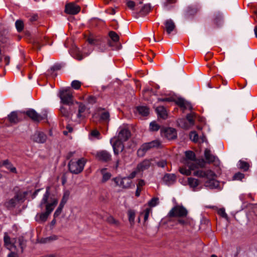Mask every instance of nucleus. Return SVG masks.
Returning a JSON list of instances; mask_svg holds the SVG:
<instances>
[{"mask_svg": "<svg viewBox=\"0 0 257 257\" xmlns=\"http://www.w3.org/2000/svg\"><path fill=\"white\" fill-rule=\"evenodd\" d=\"M183 166L180 167L181 174L189 176L192 174L198 177L202 178L204 186L210 189L216 188L219 186V182L216 180V174L211 170L198 169L199 166L203 167L204 163L199 164L196 160L194 153L191 151L185 152V157L182 160Z\"/></svg>", "mask_w": 257, "mask_h": 257, "instance_id": "1", "label": "nucleus"}, {"mask_svg": "<svg viewBox=\"0 0 257 257\" xmlns=\"http://www.w3.org/2000/svg\"><path fill=\"white\" fill-rule=\"evenodd\" d=\"M50 195V187L47 186L45 194L43 195L42 199L39 204V207L43 208V206L45 205L46 211L40 213H38L35 217V220L39 223H44L48 219L49 215L53 211L55 206L58 204V200L56 198H51L49 200Z\"/></svg>", "mask_w": 257, "mask_h": 257, "instance_id": "2", "label": "nucleus"}, {"mask_svg": "<svg viewBox=\"0 0 257 257\" xmlns=\"http://www.w3.org/2000/svg\"><path fill=\"white\" fill-rule=\"evenodd\" d=\"M86 160L82 158L78 160H71L68 164L69 170L71 173L78 174L81 173L84 167Z\"/></svg>", "mask_w": 257, "mask_h": 257, "instance_id": "3", "label": "nucleus"}, {"mask_svg": "<svg viewBox=\"0 0 257 257\" xmlns=\"http://www.w3.org/2000/svg\"><path fill=\"white\" fill-rule=\"evenodd\" d=\"M59 96L63 104L69 105L73 103V95L69 88L60 90Z\"/></svg>", "mask_w": 257, "mask_h": 257, "instance_id": "4", "label": "nucleus"}, {"mask_svg": "<svg viewBox=\"0 0 257 257\" xmlns=\"http://www.w3.org/2000/svg\"><path fill=\"white\" fill-rule=\"evenodd\" d=\"M188 212L183 206L176 205L172 208L168 213L169 217H180L187 216Z\"/></svg>", "mask_w": 257, "mask_h": 257, "instance_id": "5", "label": "nucleus"}, {"mask_svg": "<svg viewBox=\"0 0 257 257\" xmlns=\"http://www.w3.org/2000/svg\"><path fill=\"white\" fill-rule=\"evenodd\" d=\"M23 115L26 114L28 117L36 122H39L42 119H45L47 116L46 111H44L41 114H39L33 109H30L26 112H23Z\"/></svg>", "mask_w": 257, "mask_h": 257, "instance_id": "6", "label": "nucleus"}, {"mask_svg": "<svg viewBox=\"0 0 257 257\" xmlns=\"http://www.w3.org/2000/svg\"><path fill=\"white\" fill-rule=\"evenodd\" d=\"M160 142L158 140L144 144L138 150L137 153L139 156L143 157L145 153L150 149L158 147L160 145Z\"/></svg>", "mask_w": 257, "mask_h": 257, "instance_id": "7", "label": "nucleus"}, {"mask_svg": "<svg viewBox=\"0 0 257 257\" xmlns=\"http://www.w3.org/2000/svg\"><path fill=\"white\" fill-rule=\"evenodd\" d=\"M204 157L208 163H212L215 166H219V160L216 156L211 153L210 150L207 149H205L204 151Z\"/></svg>", "mask_w": 257, "mask_h": 257, "instance_id": "8", "label": "nucleus"}, {"mask_svg": "<svg viewBox=\"0 0 257 257\" xmlns=\"http://www.w3.org/2000/svg\"><path fill=\"white\" fill-rule=\"evenodd\" d=\"M110 143L112 144L115 155H118L123 150L124 145L123 142L117 140L115 137H113L110 140Z\"/></svg>", "mask_w": 257, "mask_h": 257, "instance_id": "9", "label": "nucleus"}, {"mask_svg": "<svg viewBox=\"0 0 257 257\" xmlns=\"http://www.w3.org/2000/svg\"><path fill=\"white\" fill-rule=\"evenodd\" d=\"M81 10V8L75 3H70L66 5L65 12L70 15H76Z\"/></svg>", "mask_w": 257, "mask_h": 257, "instance_id": "10", "label": "nucleus"}, {"mask_svg": "<svg viewBox=\"0 0 257 257\" xmlns=\"http://www.w3.org/2000/svg\"><path fill=\"white\" fill-rule=\"evenodd\" d=\"M4 241L5 246L8 249L12 250L13 248L15 249L17 248L16 243L17 241L12 240L7 232H5L4 234Z\"/></svg>", "mask_w": 257, "mask_h": 257, "instance_id": "11", "label": "nucleus"}, {"mask_svg": "<svg viewBox=\"0 0 257 257\" xmlns=\"http://www.w3.org/2000/svg\"><path fill=\"white\" fill-rule=\"evenodd\" d=\"M161 135L168 140L174 139L177 137V133L175 129L172 127L162 130Z\"/></svg>", "mask_w": 257, "mask_h": 257, "instance_id": "12", "label": "nucleus"}, {"mask_svg": "<svg viewBox=\"0 0 257 257\" xmlns=\"http://www.w3.org/2000/svg\"><path fill=\"white\" fill-rule=\"evenodd\" d=\"M31 140L36 143H44L47 140V136L44 133L38 131L32 136Z\"/></svg>", "mask_w": 257, "mask_h": 257, "instance_id": "13", "label": "nucleus"}, {"mask_svg": "<svg viewBox=\"0 0 257 257\" xmlns=\"http://www.w3.org/2000/svg\"><path fill=\"white\" fill-rule=\"evenodd\" d=\"M23 116V112L13 111L8 115V119L11 123L15 124L21 120Z\"/></svg>", "mask_w": 257, "mask_h": 257, "instance_id": "14", "label": "nucleus"}, {"mask_svg": "<svg viewBox=\"0 0 257 257\" xmlns=\"http://www.w3.org/2000/svg\"><path fill=\"white\" fill-rule=\"evenodd\" d=\"M131 136L130 132L126 128H121L116 139L122 142L126 141Z\"/></svg>", "mask_w": 257, "mask_h": 257, "instance_id": "15", "label": "nucleus"}, {"mask_svg": "<svg viewBox=\"0 0 257 257\" xmlns=\"http://www.w3.org/2000/svg\"><path fill=\"white\" fill-rule=\"evenodd\" d=\"M175 102L183 110H191L192 108L191 104L183 98H178L175 100Z\"/></svg>", "mask_w": 257, "mask_h": 257, "instance_id": "16", "label": "nucleus"}, {"mask_svg": "<svg viewBox=\"0 0 257 257\" xmlns=\"http://www.w3.org/2000/svg\"><path fill=\"white\" fill-rule=\"evenodd\" d=\"M96 157L99 160L108 161L111 159V155L106 151H101L97 153Z\"/></svg>", "mask_w": 257, "mask_h": 257, "instance_id": "17", "label": "nucleus"}, {"mask_svg": "<svg viewBox=\"0 0 257 257\" xmlns=\"http://www.w3.org/2000/svg\"><path fill=\"white\" fill-rule=\"evenodd\" d=\"M164 25L165 29L168 34L173 32L176 28L175 23L171 19L167 20L164 22Z\"/></svg>", "mask_w": 257, "mask_h": 257, "instance_id": "18", "label": "nucleus"}, {"mask_svg": "<svg viewBox=\"0 0 257 257\" xmlns=\"http://www.w3.org/2000/svg\"><path fill=\"white\" fill-rule=\"evenodd\" d=\"M98 114L99 115L101 121L108 122L109 121L110 115L108 111L103 109H100L98 111Z\"/></svg>", "mask_w": 257, "mask_h": 257, "instance_id": "19", "label": "nucleus"}, {"mask_svg": "<svg viewBox=\"0 0 257 257\" xmlns=\"http://www.w3.org/2000/svg\"><path fill=\"white\" fill-rule=\"evenodd\" d=\"M177 222L183 226H187L191 225L193 222V220L192 218L187 215L178 218Z\"/></svg>", "mask_w": 257, "mask_h": 257, "instance_id": "20", "label": "nucleus"}, {"mask_svg": "<svg viewBox=\"0 0 257 257\" xmlns=\"http://www.w3.org/2000/svg\"><path fill=\"white\" fill-rule=\"evenodd\" d=\"M151 165V162L149 160H145L139 163L137 167V171L140 172L148 169Z\"/></svg>", "mask_w": 257, "mask_h": 257, "instance_id": "21", "label": "nucleus"}, {"mask_svg": "<svg viewBox=\"0 0 257 257\" xmlns=\"http://www.w3.org/2000/svg\"><path fill=\"white\" fill-rule=\"evenodd\" d=\"M71 55L74 58L78 60H81L83 58L79 49L76 46L72 48Z\"/></svg>", "mask_w": 257, "mask_h": 257, "instance_id": "22", "label": "nucleus"}, {"mask_svg": "<svg viewBox=\"0 0 257 257\" xmlns=\"http://www.w3.org/2000/svg\"><path fill=\"white\" fill-rule=\"evenodd\" d=\"M15 240L17 241V248L16 249L18 250L17 247H19L21 252H23L24 247L26 246V241L23 236H20L15 239Z\"/></svg>", "mask_w": 257, "mask_h": 257, "instance_id": "23", "label": "nucleus"}, {"mask_svg": "<svg viewBox=\"0 0 257 257\" xmlns=\"http://www.w3.org/2000/svg\"><path fill=\"white\" fill-rule=\"evenodd\" d=\"M188 183L190 188L195 190V189L200 184V182L198 179L192 177H189L188 178Z\"/></svg>", "mask_w": 257, "mask_h": 257, "instance_id": "24", "label": "nucleus"}, {"mask_svg": "<svg viewBox=\"0 0 257 257\" xmlns=\"http://www.w3.org/2000/svg\"><path fill=\"white\" fill-rule=\"evenodd\" d=\"M197 9L193 7H188L184 12V17L188 18L190 16H193L197 12Z\"/></svg>", "mask_w": 257, "mask_h": 257, "instance_id": "25", "label": "nucleus"}, {"mask_svg": "<svg viewBox=\"0 0 257 257\" xmlns=\"http://www.w3.org/2000/svg\"><path fill=\"white\" fill-rule=\"evenodd\" d=\"M158 115L161 118L165 119L167 116V113L165 108L164 106H158L156 108Z\"/></svg>", "mask_w": 257, "mask_h": 257, "instance_id": "26", "label": "nucleus"}, {"mask_svg": "<svg viewBox=\"0 0 257 257\" xmlns=\"http://www.w3.org/2000/svg\"><path fill=\"white\" fill-rule=\"evenodd\" d=\"M176 180V177L173 174H166L163 177V181L167 185L172 184Z\"/></svg>", "mask_w": 257, "mask_h": 257, "instance_id": "27", "label": "nucleus"}, {"mask_svg": "<svg viewBox=\"0 0 257 257\" xmlns=\"http://www.w3.org/2000/svg\"><path fill=\"white\" fill-rule=\"evenodd\" d=\"M132 184V180L127 177L121 178V187L128 188Z\"/></svg>", "mask_w": 257, "mask_h": 257, "instance_id": "28", "label": "nucleus"}, {"mask_svg": "<svg viewBox=\"0 0 257 257\" xmlns=\"http://www.w3.org/2000/svg\"><path fill=\"white\" fill-rule=\"evenodd\" d=\"M100 172L102 175V182H105L108 180L111 177V174L107 172L106 168H103L100 170Z\"/></svg>", "mask_w": 257, "mask_h": 257, "instance_id": "29", "label": "nucleus"}, {"mask_svg": "<svg viewBox=\"0 0 257 257\" xmlns=\"http://www.w3.org/2000/svg\"><path fill=\"white\" fill-rule=\"evenodd\" d=\"M137 110L143 116H146L149 113V109L146 106H138L137 108Z\"/></svg>", "mask_w": 257, "mask_h": 257, "instance_id": "30", "label": "nucleus"}, {"mask_svg": "<svg viewBox=\"0 0 257 257\" xmlns=\"http://www.w3.org/2000/svg\"><path fill=\"white\" fill-rule=\"evenodd\" d=\"M78 104V112L77 114V117L80 119L83 116L82 113H83L86 109L85 106L82 103L76 102Z\"/></svg>", "mask_w": 257, "mask_h": 257, "instance_id": "31", "label": "nucleus"}, {"mask_svg": "<svg viewBox=\"0 0 257 257\" xmlns=\"http://www.w3.org/2000/svg\"><path fill=\"white\" fill-rule=\"evenodd\" d=\"M238 167L239 169L243 170L244 171H246L248 170L249 167V165L248 163L240 160L238 162Z\"/></svg>", "mask_w": 257, "mask_h": 257, "instance_id": "32", "label": "nucleus"}, {"mask_svg": "<svg viewBox=\"0 0 257 257\" xmlns=\"http://www.w3.org/2000/svg\"><path fill=\"white\" fill-rule=\"evenodd\" d=\"M60 111L63 116L67 118L70 116V112L69 111V108H67L65 106H61L60 109Z\"/></svg>", "mask_w": 257, "mask_h": 257, "instance_id": "33", "label": "nucleus"}, {"mask_svg": "<svg viewBox=\"0 0 257 257\" xmlns=\"http://www.w3.org/2000/svg\"><path fill=\"white\" fill-rule=\"evenodd\" d=\"M195 116V113L194 112H191L186 116V119L188 121L189 125L190 126H193L194 124V117Z\"/></svg>", "mask_w": 257, "mask_h": 257, "instance_id": "34", "label": "nucleus"}, {"mask_svg": "<svg viewBox=\"0 0 257 257\" xmlns=\"http://www.w3.org/2000/svg\"><path fill=\"white\" fill-rule=\"evenodd\" d=\"M177 122L179 125L182 128L188 129L190 127L189 125V123H187L186 120L185 119H179L178 120Z\"/></svg>", "mask_w": 257, "mask_h": 257, "instance_id": "35", "label": "nucleus"}, {"mask_svg": "<svg viewBox=\"0 0 257 257\" xmlns=\"http://www.w3.org/2000/svg\"><path fill=\"white\" fill-rule=\"evenodd\" d=\"M18 202V200L15 197L10 199L9 201L6 202V206L8 208H12L14 207Z\"/></svg>", "mask_w": 257, "mask_h": 257, "instance_id": "36", "label": "nucleus"}, {"mask_svg": "<svg viewBox=\"0 0 257 257\" xmlns=\"http://www.w3.org/2000/svg\"><path fill=\"white\" fill-rule=\"evenodd\" d=\"M151 211L152 210L151 208H148L146 209L143 212L141 213L140 215V217L142 216L143 217L144 221H146L148 219L150 213L151 212Z\"/></svg>", "mask_w": 257, "mask_h": 257, "instance_id": "37", "label": "nucleus"}, {"mask_svg": "<svg viewBox=\"0 0 257 257\" xmlns=\"http://www.w3.org/2000/svg\"><path fill=\"white\" fill-rule=\"evenodd\" d=\"M151 11V6L150 5H145L141 9L140 14L142 15H146L148 14Z\"/></svg>", "mask_w": 257, "mask_h": 257, "instance_id": "38", "label": "nucleus"}, {"mask_svg": "<svg viewBox=\"0 0 257 257\" xmlns=\"http://www.w3.org/2000/svg\"><path fill=\"white\" fill-rule=\"evenodd\" d=\"M27 194V192H20L17 194L15 197L16 198L18 201H22L24 199Z\"/></svg>", "mask_w": 257, "mask_h": 257, "instance_id": "39", "label": "nucleus"}, {"mask_svg": "<svg viewBox=\"0 0 257 257\" xmlns=\"http://www.w3.org/2000/svg\"><path fill=\"white\" fill-rule=\"evenodd\" d=\"M15 26L19 32L23 31L24 29V23L22 20H17L15 23Z\"/></svg>", "mask_w": 257, "mask_h": 257, "instance_id": "40", "label": "nucleus"}, {"mask_svg": "<svg viewBox=\"0 0 257 257\" xmlns=\"http://www.w3.org/2000/svg\"><path fill=\"white\" fill-rule=\"evenodd\" d=\"M64 205L60 203L59 207L57 208V209L55 211L53 216L54 218H57L58 216H59V215L61 214L62 209L64 207Z\"/></svg>", "mask_w": 257, "mask_h": 257, "instance_id": "41", "label": "nucleus"}, {"mask_svg": "<svg viewBox=\"0 0 257 257\" xmlns=\"http://www.w3.org/2000/svg\"><path fill=\"white\" fill-rule=\"evenodd\" d=\"M128 219L130 222L133 223L135 218V212L133 210H129L128 211Z\"/></svg>", "mask_w": 257, "mask_h": 257, "instance_id": "42", "label": "nucleus"}, {"mask_svg": "<svg viewBox=\"0 0 257 257\" xmlns=\"http://www.w3.org/2000/svg\"><path fill=\"white\" fill-rule=\"evenodd\" d=\"M69 195H70V193H69V191H65L64 193L63 196L61 201L60 203H61L63 205H65L69 198Z\"/></svg>", "mask_w": 257, "mask_h": 257, "instance_id": "43", "label": "nucleus"}, {"mask_svg": "<svg viewBox=\"0 0 257 257\" xmlns=\"http://www.w3.org/2000/svg\"><path fill=\"white\" fill-rule=\"evenodd\" d=\"M81 85V83L78 80H73L71 82V86L75 89H79Z\"/></svg>", "mask_w": 257, "mask_h": 257, "instance_id": "44", "label": "nucleus"}, {"mask_svg": "<svg viewBox=\"0 0 257 257\" xmlns=\"http://www.w3.org/2000/svg\"><path fill=\"white\" fill-rule=\"evenodd\" d=\"M190 139L194 142H197L198 140V135L196 132L193 131L190 134Z\"/></svg>", "mask_w": 257, "mask_h": 257, "instance_id": "45", "label": "nucleus"}, {"mask_svg": "<svg viewBox=\"0 0 257 257\" xmlns=\"http://www.w3.org/2000/svg\"><path fill=\"white\" fill-rule=\"evenodd\" d=\"M160 128V126L155 121L150 124V129L152 131H157Z\"/></svg>", "mask_w": 257, "mask_h": 257, "instance_id": "46", "label": "nucleus"}, {"mask_svg": "<svg viewBox=\"0 0 257 257\" xmlns=\"http://www.w3.org/2000/svg\"><path fill=\"white\" fill-rule=\"evenodd\" d=\"M109 36L110 37V38L112 39V41L114 42H117L118 41L119 37L117 34L113 31H111L109 33Z\"/></svg>", "mask_w": 257, "mask_h": 257, "instance_id": "47", "label": "nucleus"}, {"mask_svg": "<svg viewBox=\"0 0 257 257\" xmlns=\"http://www.w3.org/2000/svg\"><path fill=\"white\" fill-rule=\"evenodd\" d=\"M87 42L91 45H97L98 44V42L96 39L94 38V37L90 36H89L87 39Z\"/></svg>", "mask_w": 257, "mask_h": 257, "instance_id": "48", "label": "nucleus"}, {"mask_svg": "<svg viewBox=\"0 0 257 257\" xmlns=\"http://www.w3.org/2000/svg\"><path fill=\"white\" fill-rule=\"evenodd\" d=\"M244 177V175L241 173L238 172L235 173L233 177V180H241Z\"/></svg>", "mask_w": 257, "mask_h": 257, "instance_id": "49", "label": "nucleus"}, {"mask_svg": "<svg viewBox=\"0 0 257 257\" xmlns=\"http://www.w3.org/2000/svg\"><path fill=\"white\" fill-rule=\"evenodd\" d=\"M177 0H166L164 3V6L169 8L172 7V5L176 3Z\"/></svg>", "mask_w": 257, "mask_h": 257, "instance_id": "50", "label": "nucleus"}, {"mask_svg": "<svg viewBox=\"0 0 257 257\" xmlns=\"http://www.w3.org/2000/svg\"><path fill=\"white\" fill-rule=\"evenodd\" d=\"M107 221L108 223L113 225H117L118 224V222L111 216L107 218Z\"/></svg>", "mask_w": 257, "mask_h": 257, "instance_id": "51", "label": "nucleus"}, {"mask_svg": "<svg viewBox=\"0 0 257 257\" xmlns=\"http://www.w3.org/2000/svg\"><path fill=\"white\" fill-rule=\"evenodd\" d=\"M158 203V199L157 198H152L148 203L149 205L151 207H154Z\"/></svg>", "mask_w": 257, "mask_h": 257, "instance_id": "52", "label": "nucleus"}, {"mask_svg": "<svg viewBox=\"0 0 257 257\" xmlns=\"http://www.w3.org/2000/svg\"><path fill=\"white\" fill-rule=\"evenodd\" d=\"M90 135L91 137L96 138L98 139H100L99 137H100V133L97 130H94L92 131L90 133Z\"/></svg>", "mask_w": 257, "mask_h": 257, "instance_id": "53", "label": "nucleus"}, {"mask_svg": "<svg viewBox=\"0 0 257 257\" xmlns=\"http://www.w3.org/2000/svg\"><path fill=\"white\" fill-rule=\"evenodd\" d=\"M218 214L224 218H227V214L225 213V211L224 208H220L218 209Z\"/></svg>", "mask_w": 257, "mask_h": 257, "instance_id": "54", "label": "nucleus"}, {"mask_svg": "<svg viewBox=\"0 0 257 257\" xmlns=\"http://www.w3.org/2000/svg\"><path fill=\"white\" fill-rule=\"evenodd\" d=\"M113 181L114 182L115 185L121 187V178L116 177L113 179Z\"/></svg>", "mask_w": 257, "mask_h": 257, "instance_id": "55", "label": "nucleus"}, {"mask_svg": "<svg viewBox=\"0 0 257 257\" xmlns=\"http://www.w3.org/2000/svg\"><path fill=\"white\" fill-rule=\"evenodd\" d=\"M6 168L9 170L12 173H17L16 168L14 167L11 163H10V164H9Z\"/></svg>", "mask_w": 257, "mask_h": 257, "instance_id": "56", "label": "nucleus"}, {"mask_svg": "<svg viewBox=\"0 0 257 257\" xmlns=\"http://www.w3.org/2000/svg\"><path fill=\"white\" fill-rule=\"evenodd\" d=\"M86 100L89 103H94L96 101V98L93 96H89L86 98Z\"/></svg>", "mask_w": 257, "mask_h": 257, "instance_id": "57", "label": "nucleus"}, {"mask_svg": "<svg viewBox=\"0 0 257 257\" xmlns=\"http://www.w3.org/2000/svg\"><path fill=\"white\" fill-rule=\"evenodd\" d=\"M167 164V162L165 160H161L157 163V165L158 167L164 168Z\"/></svg>", "mask_w": 257, "mask_h": 257, "instance_id": "58", "label": "nucleus"}, {"mask_svg": "<svg viewBox=\"0 0 257 257\" xmlns=\"http://www.w3.org/2000/svg\"><path fill=\"white\" fill-rule=\"evenodd\" d=\"M139 172L137 171V169L135 171H134L133 172H132L130 175L128 177H126L127 178H129L130 180H131L132 179H133L135 178L138 173Z\"/></svg>", "mask_w": 257, "mask_h": 257, "instance_id": "59", "label": "nucleus"}, {"mask_svg": "<svg viewBox=\"0 0 257 257\" xmlns=\"http://www.w3.org/2000/svg\"><path fill=\"white\" fill-rule=\"evenodd\" d=\"M127 6L131 9L133 10L135 6V4L133 1H128L126 3Z\"/></svg>", "mask_w": 257, "mask_h": 257, "instance_id": "60", "label": "nucleus"}, {"mask_svg": "<svg viewBox=\"0 0 257 257\" xmlns=\"http://www.w3.org/2000/svg\"><path fill=\"white\" fill-rule=\"evenodd\" d=\"M10 162L9 161V160H4V161H3L2 162H1L0 163V166H4L6 167V168H7V167L10 164Z\"/></svg>", "mask_w": 257, "mask_h": 257, "instance_id": "61", "label": "nucleus"}, {"mask_svg": "<svg viewBox=\"0 0 257 257\" xmlns=\"http://www.w3.org/2000/svg\"><path fill=\"white\" fill-rule=\"evenodd\" d=\"M145 185V182L143 180H140L139 181L138 184L137 185V187L138 188H141L143 187Z\"/></svg>", "mask_w": 257, "mask_h": 257, "instance_id": "62", "label": "nucleus"}, {"mask_svg": "<svg viewBox=\"0 0 257 257\" xmlns=\"http://www.w3.org/2000/svg\"><path fill=\"white\" fill-rule=\"evenodd\" d=\"M66 128H67V130H68V131H64V132H63V134H64L65 135H67L68 132H69V133H70V132H71L72 131V130H73L72 127L71 126H70V125H68V126H67Z\"/></svg>", "mask_w": 257, "mask_h": 257, "instance_id": "63", "label": "nucleus"}, {"mask_svg": "<svg viewBox=\"0 0 257 257\" xmlns=\"http://www.w3.org/2000/svg\"><path fill=\"white\" fill-rule=\"evenodd\" d=\"M38 19L37 15H33L30 18V21L32 22L36 21Z\"/></svg>", "mask_w": 257, "mask_h": 257, "instance_id": "64", "label": "nucleus"}]
</instances>
